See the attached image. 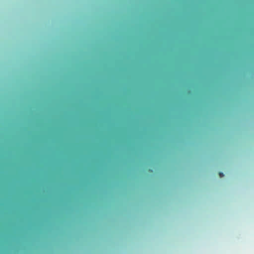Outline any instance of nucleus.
<instances>
[{
  "instance_id": "1",
  "label": "nucleus",
  "mask_w": 254,
  "mask_h": 254,
  "mask_svg": "<svg viewBox=\"0 0 254 254\" xmlns=\"http://www.w3.org/2000/svg\"><path fill=\"white\" fill-rule=\"evenodd\" d=\"M219 176H220V177H223L224 176V174H223V173H222V172H220V173H219Z\"/></svg>"
}]
</instances>
